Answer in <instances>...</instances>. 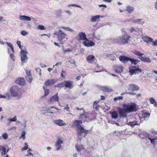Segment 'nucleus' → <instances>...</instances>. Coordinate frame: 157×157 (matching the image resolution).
Returning a JSON list of instances; mask_svg holds the SVG:
<instances>
[{"mask_svg": "<svg viewBox=\"0 0 157 157\" xmlns=\"http://www.w3.org/2000/svg\"><path fill=\"white\" fill-rule=\"evenodd\" d=\"M54 34L57 36L58 39L61 44H63L68 39L66 34L61 30L55 31Z\"/></svg>", "mask_w": 157, "mask_h": 157, "instance_id": "nucleus-1", "label": "nucleus"}, {"mask_svg": "<svg viewBox=\"0 0 157 157\" xmlns=\"http://www.w3.org/2000/svg\"><path fill=\"white\" fill-rule=\"evenodd\" d=\"M130 36L128 35L122 36L114 40V42L119 44H126L130 41Z\"/></svg>", "mask_w": 157, "mask_h": 157, "instance_id": "nucleus-2", "label": "nucleus"}, {"mask_svg": "<svg viewBox=\"0 0 157 157\" xmlns=\"http://www.w3.org/2000/svg\"><path fill=\"white\" fill-rule=\"evenodd\" d=\"M17 44L19 48L21 49L20 56L21 59L23 63L25 62L26 60H27V55L28 53L25 50H22L21 48V42L20 41H17Z\"/></svg>", "mask_w": 157, "mask_h": 157, "instance_id": "nucleus-3", "label": "nucleus"}, {"mask_svg": "<svg viewBox=\"0 0 157 157\" xmlns=\"http://www.w3.org/2000/svg\"><path fill=\"white\" fill-rule=\"evenodd\" d=\"M124 108H126L128 111V113L136 111V105L133 103H131L127 105L124 104L123 105Z\"/></svg>", "mask_w": 157, "mask_h": 157, "instance_id": "nucleus-4", "label": "nucleus"}, {"mask_svg": "<svg viewBox=\"0 0 157 157\" xmlns=\"http://www.w3.org/2000/svg\"><path fill=\"white\" fill-rule=\"evenodd\" d=\"M19 90V88L17 86H13L10 89V93L11 96L13 97H16L18 96V93Z\"/></svg>", "mask_w": 157, "mask_h": 157, "instance_id": "nucleus-5", "label": "nucleus"}, {"mask_svg": "<svg viewBox=\"0 0 157 157\" xmlns=\"http://www.w3.org/2000/svg\"><path fill=\"white\" fill-rule=\"evenodd\" d=\"M129 71L128 72L130 73L131 75H132L133 74H136L137 73V72H138L139 73H140L141 72V70L138 67H137L135 66H130L129 67Z\"/></svg>", "mask_w": 157, "mask_h": 157, "instance_id": "nucleus-6", "label": "nucleus"}, {"mask_svg": "<svg viewBox=\"0 0 157 157\" xmlns=\"http://www.w3.org/2000/svg\"><path fill=\"white\" fill-rule=\"evenodd\" d=\"M118 110L120 115V117H124V118L126 117H127V115L128 113V111L127 110L126 108L124 109H122L120 108H118Z\"/></svg>", "mask_w": 157, "mask_h": 157, "instance_id": "nucleus-7", "label": "nucleus"}, {"mask_svg": "<svg viewBox=\"0 0 157 157\" xmlns=\"http://www.w3.org/2000/svg\"><path fill=\"white\" fill-rule=\"evenodd\" d=\"M76 38L77 40H87L85 33L82 32H80L78 34V36Z\"/></svg>", "mask_w": 157, "mask_h": 157, "instance_id": "nucleus-8", "label": "nucleus"}, {"mask_svg": "<svg viewBox=\"0 0 157 157\" xmlns=\"http://www.w3.org/2000/svg\"><path fill=\"white\" fill-rule=\"evenodd\" d=\"M77 133L78 135L80 136H82V134L84 133V136L85 137L88 133L87 131L85 130L84 128L82 127L77 129Z\"/></svg>", "mask_w": 157, "mask_h": 157, "instance_id": "nucleus-9", "label": "nucleus"}, {"mask_svg": "<svg viewBox=\"0 0 157 157\" xmlns=\"http://www.w3.org/2000/svg\"><path fill=\"white\" fill-rule=\"evenodd\" d=\"M63 143V141L60 138H59L56 142L55 145L57 150H59L62 147L61 144Z\"/></svg>", "mask_w": 157, "mask_h": 157, "instance_id": "nucleus-10", "label": "nucleus"}, {"mask_svg": "<svg viewBox=\"0 0 157 157\" xmlns=\"http://www.w3.org/2000/svg\"><path fill=\"white\" fill-rule=\"evenodd\" d=\"M139 89V87L137 85L133 84L129 85L128 90L130 91H134L135 90L137 91Z\"/></svg>", "mask_w": 157, "mask_h": 157, "instance_id": "nucleus-11", "label": "nucleus"}, {"mask_svg": "<svg viewBox=\"0 0 157 157\" xmlns=\"http://www.w3.org/2000/svg\"><path fill=\"white\" fill-rule=\"evenodd\" d=\"M86 59L88 63H92L95 61L96 59L94 55H90L87 56Z\"/></svg>", "mask_w": 157, "mask_h": 157, "instance_id": "nucleus-12", "label": "nucleus"}, {"mask_svg": "<svg viewBox=\"0 0 157 157\" xmlns=\"http://www.w3.org/2000/svg\"><path fill=\"white\" fill-rule=\"evenodd\" d=\"M53 123L54 124L60 126H63L66 124L61 119L56 120L54 121Z\"/></svg>", "mask_w": 157, "mask_h": 157, "instance_id": "nucleus-13", "label": "nucleus"}, {"mask_svg": "<svg viewBox=\"0 0 157 157\" xmlns=\"http://www.w3.org/2000/svg\"><path fill=\"white\" fill-rule=\"evenodd\" d=\"M72 82V81H65L64 82V86L66 88L71 89L73 87Z\"/></svg>", "mask_w": 157, "mask_h": 157, "instance_id": "nucleus-14", "label": "nucleus"}, {"mask_svg": "<svg viewBox=\"0 0 157 157\" xmlns=\"http://www.w3.org/2000/svg\"><path fill=\"white\" fill-rule=\"evenodd\" d=\"M86 41L83 42L84 45L86 47H91L95 45V43L91 41L87 40H86Z\"/></svg>", "mask_w": 157, "mask_h": 157, "instance_id": "nucleus-15", "label": "nucleus"}, {"mask_svg": "<svg viewBox=\"0 0 157 157\" xmlns=\"http://www.w3.org/2000/svg\"><path fill=\"white\" fill-rule=\"evenodd\" d=\"M82 121L75 120L74 122V124L73 125V126L75 127L76 128V129L77 130L82 127L81 126V124H82Z\"/></svg>", "mask_w": 157, "mask_h": 157, "instance_id": "nucleus-16", "label": "nucleus"}, {"mask_svg": "<svg viewBox=\"0 0 157 157\" xmlns=\"http://www.w3.org/2000/svg\"><path fill=\"white\" fill-rule=\"evenodd\" d=\"M58 93L56 94V95L52 96L50 99V101L51 102H59V97L58 95Z\"/></svg>", "mask_w": 157, "mask_h": 157, "instance_id": "nucleus-17", "label": "nucleus"}, {"mask_svg": "<svg viewBox=\"0 0 157 157\" xmlns=\"http://www.w3.org/2000/svg\"><path fill=\"white\" fill-rule=\"evenodd\" d=\"M119 59L122 62L125 63L129 61L130 58L125 56H121L119 57Z\"/></svg>", "mask_w": 157, "mask_h": 157, "instance_id": "nucleus-18", "label": "nucleus"}, {"mask_svg": "<svg viewBox=\"0 0 157 157\" xmlns=\"http://www.w3.org/2000/svg\"><path fill=\"white\" fill-rule=\"evenodd\" d=\"M16 82L17 84L20 85H24L25 82L24 79L23 78H19L17 79Z\"/></svg>", "mask_w": 157, "mask_h": 157, "instance_id": "nucleus-19", "label": "nucleus"}, {"mask_svg": "<svg viewBox=\"0 0 157 157\" xmlns=\"http://www.w3.org/2000/svg\"><path fill=\"white\" fill-rule=\"evenodd\" d=\"M75 148L77 151L78 152H81L82 150L84 149L83 146L82 144H77L75 146Z\"/></svg>", "mask_w": 157, "mask_h": 157, "instance_id": "nucleus-20", "label": "nucleus"}, {"mask_svg": "<svg viewBox=\"0 0 157 157\" xmlns=\"http://www.w3.org/2000/svg\"><path fill=\"white\" fill-rule=\"evenodd\" d=\"M55 83V81L53 79L48 80L44 83L45 85L46 86H50L51 85H53Z\"/></svg>", "mask_w": 157, "mask_h": 157, "instance_id": "nucleus-21", "label": "nucleus"}, {"mask_svg": "<svg viewBox=\"0 0 157 157\" xmlns=\"http://www.w3.org/2000/svg\"><path fill=\"white\" fill-rule=\"evenodd\" d=\"M123 67L121 65L114 67L115 71L117 73L121 72L123 71Z\"/></svg>", "mask_w": 157, "mask_h": 157, "instance_id": "nucleus-22", "label": "nucleus"}, {"mask_svg": "<svg viewBox=\"0 0 157 157\" xmlns=\"http://www.w3.org/2000/svg\"><path fill=\"white\" fill-rule=\"evenodd\" d=\"M150 113L147 112H144L142 114V118L144 119H147L150 117Z\"/></svg>", "mask_w": 157, "mask_h": 157, "instance_id": "nucleus-23", "label": "nucleus"}, {"mask_svg": "<svg viewBox=\"0 0 157 157\" xmlns=\"http://www.w3.org/2000/svg\"><path fill=\"white\" fill-rule=\"evenodd\" d=\"M102 90L107 92H111L113 91L112 89L107 86H104L102 87Z\"/></svg>", "mask_w": 157, "mask_h": 157, "instance_id": "nucleus-24", "label": "nucleus"}, {"mask_svg": "<svg viewBox=\"0 0 157 157\" xmlns=\"http://www.w3.org/2000/svg\"><path fill=\"white\" fill-rule=\"evenodd\" d=\"M20 18L21 20H31L34 19L33 17L31 18L25 15H21L20 16Z\"/></svg>", "mask_w": 157, "mask_h": 157, "instance_id": "nucleus-25", "label": "nucleus"}, {"mask_svg": "<svg viewBox=\"0 0 157 157\" xmlns=\"http://www.w3.org/2000/svg\"><path fill=\"white\" fill-rule=\"evenodd\" d=\"M142 38L143 40L147 42H149L152 41V39L148 36H144Z\"/></svg>", "mask_w": 157, "mask_h": 157, "instance_id": "nucleus-26", "label": "nucleus"}, {"mask_svg": "<svg viewBox=\"0 0 157 157\" xmlns=\"http://www.w3.org/2000/svg\"><path fill=\"white\" fill-rule=\"evenodd\" d=\"M139 59L144 62L150 63L151 61L149 58L139 57Z\"/></svg>", "mask_w": 157, "mask_h": 157, "instance_id": "nucleus-27", "label": "nucleus"}, {"mask_svg": "<svg viewBox=\"0 0 157 157\" xmlns=\"http://www.w3.org/2000/svg\"><path fill=\"white\" fill-rule=\"evenodd\" d=\"M105 58H110L112 60L114 61L116 59V58L113 54H107L106 55Z\"/></svg>", "mask_w": 157, "mask_h": 157, "instance_id": "nucleus-28", "label": "nucleus"}, {"mask_svg": "<svg viewBox=\"0 0 157 157\" xmlns=\"http://www.w3.org/2000/svg\"><path fill=\"white\" fill-rule=\"evenodd\" d=\"M110 114H111L112 118L116 119L118 117V113L116 111L111 112H110Z\"/></svg>", "mask_w": 157, "mask_h": 157, "instance_id": "nucleus-29", "label": "nucleus"}, {"mask_svg": "<svg viewBox=\"0 0 157 157\" xmlns=\"http://www.w3.org/2000/svg\"><path fill=\"white\" fill-rule=\"evenodd\" d=\"M0 151H3V152L2 153V155H5L7 154L6 149L3 146L0 145Z\"/></svg>", "mask_w": 157, "mask_h": 157, "instance_id": "nucleus-30", "label": "nucleus"}, {"mask_svg": "<svg viewBox=\"0 0 157 157\" xmlns=\"http://www.w3.org/2000/svg\"><path fill=\"white\" fill-rule=\"evenodd\" d=\"M134 8L132 7L129 6H126V10L128 13H131L134 10Z\"/></svg>", "mask_w": 157, "mask_h": 157, "instance_id": "nucleus-31", "label": "nucleus"}, {"mask_svg": "<svg viewBox=\"0 0 157 157\" xmlns=\"http://www.w3.org/2000/svg\"><path fill=\"white\" fill-rule=\"evenodd\" d=\"M91 17H92L91 20H97L99 19L100 17L103 18L105 16L100 15H96L94 16H91Z\"/></svg>", "mask_w": 157, "mask_h": 157, "instance_id": "nucleus-32", "label": "nucleus"}, {"mask_svg": "<svg viewBox=\"0 0 157 157\" xmlns=\"http://www.w3.org/2000/svg\"><path fill=\"white\" fill-rule=\"evenodd\" d=\"M129 61L131 62V64L136 65L139 62V60L135 59H132L130 58Z\"/></svg>", "mask_w": 157, "mask_h": 157, "instance_id": "nucleus-33", "label": "nucleus"}, {"mask_svg": "<svg viewBox=\"0 0 157 157\" xmlns=\"http://www.w3.org/2000/svg\"><path fill=\"white\" fill-rule=\"evenodd\" d=\"M149 101L151 104H153L155 106L156 105V101L153 98H149Z\"/></svg>", "mask_w": 157, "mask_h": 157, "instance_id": "nucleus-34", "label": "nucleus"}, {"mask_svg": "<svg viewBox=\"0 0 157 157\" xmlns=\"http://www.w3.org/2000/svg\"><path fill=\"white\" fill-rule=\"evenodd\" d=\"M128 124L132 127H133L136 125H138L137 122L135 121H134L133 122H129L128 123Z\"/></svg>", "mask_w": 157, "mask_h": 157, "instance_id": "nucleus-35", "label": "nucleus"}, {"mask_svg": "<svg viewBox=\"0 0 157 157\" xmlns=\"http://www.w3.org/2000/svg\"><path fill=\"white\" fill-rule=\"evenodd\" d=\"M133 53L134 54L140 56V57H142V56L144 55V54L140 53L137 51H135Z\"/></svg>", "mask_w": 157, "mask_h": 157, "instance_id": "nucleus-36", "label": "nucleus"}, {"mask_svg": "<svg viewBox=\"0 0 157 157\" xmlns=\"http://www.w3.org/2000/svg\"><path fill=\"white\" fill-rule=\"evenodd\" d=\"M62 13V9H59L57 10L56 12V15L57 17H60L61 14Z\"/></svg>", "mask_w": 157, "mask_h": 157, "instance_id": "nucleus-37", "label": "nucleus"}, {"mask_svg": "<svg viewBox=\"0 0 157 157\" xmlns=\"http://www.w3.org/2000/svg\"><path fill=\"white\" fill-rule=\"evenodd\" d=\"M64 86V82H62L61 83L57 84L55 86V87H57L60 88H61L62 87H63Z\"/></svg>", "mask_w": 157, "mask_h": 157, "instance_id": "nucleus-38", "label": "nucleus"}, {"mask_svg": "<svg viewBox=\"0 0 157 157\" xmlns=\"http://www.w3.org/2000/svg\"><path fill=\"white\" fill-rule=\"evenodd\" d=\"M43 88L44 90V96H46L48 95L50 91L48 89H45V88L44 86Z\"/></svg>", "mask_w": 157, "mask_h": 157, "instance_id": "nucleus-39", "label": "nucleus"}, {"mask_svg": "<svg viewBox=\"0 0 157 157\" xmlns=\"http://www.w3.org/2000/svg\"><path fill=\"white\" fill-rule=\"evenodd\" d=\"M62 49L63 51V53L65 54L67 52H70L72 51V50L71 49H67L66 50H65L63 47H62Z\"/></svg>", "mask_w": 157, "mask_h": 157, "instance_id": "nucleus-40", "label": "nucleus"}, {"mask_svg": "<svg viewBox=\"0 0 157 157\" xmlns=\"http://www.w3.org/2000/svg\"><path fill=\"white\" fill-rule=\"evenodd\" d=\"M135 22L136 23L139 24L140 25H142L144 23V22L143 20H135Z\"/></svg>", "mask_w": 157, "mask_h": 157, "instance_id": "nucleus-41", "label": "nucleus"}, {"mask_svg": "<svg viewBox=\"0 0 157 157\" xmlns=\"http://www.w3.org/2000/svg\"><path fill=\"white\" fill-rule=\"evenodd\" d=\"M27 80L29 81V83H31L32 82V80L33 78H32V77L31 75H30L29 74V76H27Z\"/></svg>", "mask_w": 157, "mask_h": 157, "instance_id": "nucleus-42", "label": "nucleus"}, {"mask_svg": "<svg viewBox=\"0 0 157 157\" xmlns=\"http://www.w3.org/2000/svg\"><path fill=\"white\" fill-rule=\"evenodd\" d=\"M139 30V29L138 28L135 29L134 28H131L129 29V30L131 33H134V32L136 31L138 32Z\"/></svg>", "mask_w": 157, "mask_h": 157, "instance_id": "nucleus-43", "label": "nucleus"}, {"mask_svg": "<svg viewBox=\"0 0 157 157\" xmlns=\"http://www.w3.org/2000/svg\"><path fill=\"white\" fill-rule=\"evenodd\" d=\"M21 33L23 36H26L28 34V33L23 30L21 32Z\"/></svg>", "mask_w": 157, "mask_h": 157, "instance_id": "nucleus-44", "label": "nucleus"}, {"mask_svg": "<svg viewBox=\"0 0 157 157\" xmlns=\"http://www.w3.org/2000/svg\"><path fill=\"white\" fill-rule=\"evenodd\" d=\"M26 134V132L25 131H22L21 136L20 137L22 138L23 140L25 139V135Z\"/></svg>", "mask_w": 157, "mask_h": 157, "instance_id": "nucleus-45", "label": "nucleus"}, {"mask_svg": "<svg viewBox=\"0 0 157 157\" xmlns=\"http://www.w3.org/2000/svg\"><path fill=\"white\" fill-rule=\"evenodd\" d=\"M38 29L40 30H45L46 29L44 27L43 25H39L38 26Z\"/></svg>", "mask_w": 157, "mask_h": 157, "instance_id": "nucleus-46", "label": "nucleus"}, {"mask_svg": "<svg viewBox=\"0 0 157 157\" xmlns=\"http://www.w3.org/2000/svg\"><path fill=\"white\" fill-rule=\"evenodd\" d=\"M2 137L4 140H6L8 137V135L6 133H5L2 134Z\"/></svg>", "mask_w": 157, "mask_h": 157, "instance_id": "nucleus-47", "label": "nucleus"}, {"mask_svg": "<svg viewBox=\"0 0 157 157\" xmlns=\"http://www.w3.org/2000/svg\"><path fill=\"white\" fill-rule=\"evenodd\" d=\"M157 139V137L154 139L149 138V139L150 140L151 143L152 144H155V140Z\"/></svg>", "mask_w": 157, "mask_h": 157, "instance_id": "nucleus-48", "label": "nucleus"}, {"mask_svg": "<svg viewBox=\"0 0 157 157\" xmlns=\"http://www.w3.org/2000/svg\"><path fill=\"white\" fill-rule=\"evenodd\" d=\"M25 147H23L22 149V150H25L28 149V145L27 143H25Z\"/></svg>", "mask_w": 157, "mask_h": 157, "instance_id": "nucleus-49", "label": "nucleus"}, {"mask_svg": "<svg viewBox=\"0 0 157 157\" xmlns=\"http://www.w3.org/2000/svg\"><path fill=\"white\" fill-rule=\"evenodd\" d=\"M75 6V7H79V8H81V7L80 6H79L78 5H76V4H71V5H69L68 6V7H70V6Z\"/></svg>", "mask_w": 157, "mask_h": 157, "instance_id": "nucleus-50", "label": "nucleus"}, {"mask_svg": "<svg viewBox=\"0 0 157 157\" xmlns=\"http://www.w3.org/2000/svg\"><path fill=\"white\" fill-rule=\"evenodd\" d=\"M123 97L122 96L117 97L114 98V100H120L122 99H123Z\"/></svg>", "mask_w": 157, "mask_h": 157, "instance_id": "nucleus-51", "label": "nucleus"}, {"mask_svg": "<svg viewBox=\"0 0 157 157\" xmlns=\"http://www.w3.org/2000/svg\"><path fill=\"white\" fill-rule=\"evenodd\" d=\"M8 120L12 122L16 121H17V117L16 116H15L13 118L11 119H9Z\"/></svg>", "mask_w": 157, "mask_h": 157, "instance_id": "nucleus-52", "label": "nucleus"}, {"mask_svg": "<svg viewBox=\"0 0 157 157\" xmlns=\"http://www.w3.org/2000/svg\"><path fill=\"white\" fill-rule=\"evenodd\" d=\"M62 64V62H58L56 63L55 65H54L53 66V67H54L55 66H57L59 65H61Z\"/></svg>", "mask_w": 157, "mask_h": 157, "instance_id": "nucleus-53", "label": "nucleus"}, {"mask_svg": "<svg viewBox=\"0 0 157 157\" xmlns=\"http://www.w3.org/2000/svg\"><path fill=\"white\" fill-rule=\"evenodd\" d=\"M69 107L68 106V105L67 104L66 107L64 108V109L67 110L68 111H70L69 110Z\"/></svg>", "mask_w": 157, "mask_h": 157, "instance_id": "nucleus-54", "label": "nucleus"}, {"mask_svg": "<svg viewBox=\"0 0 157 157\" xmlns=\"http://www.w3.org/2000/svg\"><path fill=\"white\" fill-rule=\"evenodd\" d=\"M7 44L8 46H9L10 47V48H12V47H13L12 44L11 43H9V42H7Z\"/></svg>", "mask_w": 157, "mask_h": 157, "instance_id": "nucleus-55", "label": "nucleus"}, {"mask_svg": "<svg viewBox=\"0 0 157 157\" xmlns=\"http://www.w3.org/2000/svg\"><path fill=\"white\" fill-rule=\"evenodd\" d=\"M98 6L100 7H105V8L107 7V6L106 5H104V4L99 5Z\"/></svg>", "mask_w": 157, "mask_h": 157, "instance_id": "nucleus-56", "label": "nucleus"}, {"mask_svg": "<svg viewBox=\"0 0 157 157\" xmlns=\"http://www.w3.org/2000/svg\"><path fill=\"white\" fill-rule=\"evenodd\" d=\"M10 58L11 59H12L13 60H14V59H13V56H14L13 54V53H11V54H10Z\"/></svg>", "mask_w": 157, "mask_h": 157, "instance_id": "nucleus-57", "label": "nucleus"}, {"mask_svg": "<svg viewBox=\"0 0 157 157\" xmlns=\"http://www.w3.org/2000/svg\"><path fill=\"white\" fill-rule=\"evenodd\" d=\"M153 45L157 46V40H156L155 41L153 42Z\"/></svg>", "mask_w": 157, "mask_h": 157, "instance_id": "nucleus-58", "label": "nucleus"}, {"mask_svg": "<svg viewBox=\"0 0 157 157\" xmlns=\"http://www.w3.org/2000/svg\"><path fill=\"white\" fill-rule=\"evenodd\" d=\"M112 0H103V1L106 2L110 3L112 1Z\"/></svg>", "mask_w": 157, "mask_h": 157, "instance_id": "nucleus-59", "label": "nucleus"}, {"mask_svg": "<svg viewBox=\"0 0 157 157\" xmlns=\"http://www.w3.org/2000/svg\"><path fill=\"white\" fill-rule=\"evenodd\" d=\"M67 30L68 31H71V32L73 31V30L72 29H71V28H70L69 27H67Z\"/></svg>", "mask_w": 157, "mask_h": 157, "instance_id": "nucleus-60", "label": "nucleus"}, {"mask_svg": "<svg viewBox=\"0 0 157 157\" xmlns=\"http://www.w3.org/2000/svg\"><path fill=\"white\" fill-rule=\"evenodd\" d=\"M6 98V96L2 95V94H0V98Z\"/></svg>", "mask_w": 157, "mask_h": 157, "instance_id": "nucleus-61", "label": "nucleus"}, {"mask_svg": "<svg viewBox=\"0 0 157 157\" xmlns=\"http://www.w3.org/2000/svg\"><path fill=\"white\" fill-rule=\"evenodd\" d=\"M36 71L37 72H40L41 71L40 69L39 68H36Z\"/></svg>", "mask_w": 157, "mask_h": 157, "instance_id": "nucleus-62", "label": "nucleus"}, {"mask_svg": "<svg viewBox=\"0 0 157 157\" xmlns=\"http://www.w3.org/2000/svg\"><path fill=\"white\" fill-rule=\"evenodd\" d=\"M80 76H78L76 78V79H77V80H78L80 79Z\"/></svg>", "mask_w": 157, "mask_h": 157, "instance_id": "nucleus-63", "label": "nucleus"}, {"mask_svg": "<svg viewBox=\"0 0 157 157\" xmlns=\"http://www.w3.org/2000/svg\"><path fill=\"white\" fill-rule=\"evenodd\" d=\"M77 155L78 154L77 153H75L73 155L74 157H78Z\"/></svg>", "mask_w": 157, "mask_h": 157, "instance_id": "nucleus-64", "label": "nucleus"}]
</instances>
